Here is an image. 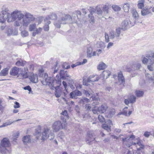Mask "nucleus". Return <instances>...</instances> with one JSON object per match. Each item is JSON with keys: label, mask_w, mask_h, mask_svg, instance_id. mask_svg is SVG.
Listing matches in <instances>:
<instances>
[{"label": "nucleus", "mask_w": 154, "mask_h": 154, "mask_svg": "<svg viewBox=\"0 0 154 154\" xmlns=\"http://www.w3.org/2000/svg\"><path fill=\"white\" fill-rule=\"evenodd\" d=\"M9 11L8 8L3 7L2 8V13L4 15H6L7 21L11 22L15 20L14 25L17 26H23L26 27L31 22V18L24 17V15L20 11L16 10L13 11L11 14L8 13Z\"/></svg>", "instance_id": "1"}, {"label": "nucleus", "mask_w": 154, "mask_h": 154, "mask_svg": "<svg viewBox=\"0 0 154 154\" xmlns=\"http://www.w3.org/2000/svg\"><path fill=\"white\" fill-rule=\"evenodd\" d=\"M43 70L42 69L39 71V76L42 78L41 79L42 83L44 85H48L51 89L58 88L61 84L60 80H57L53 77L48 78L47 74L43 73Z\"/></svg>", "instance_id": "2"}, {"label": "nucleus", "mask_w": 154, "mask_h": 154, "mask_svg": "<svg viewBox=\"0 0 154 154\" xmlns=\"http://www.w3.org/2000/svg\"><path fill=\"white\" fill-rule=\"evenodd\" d=\"M121 33V29L120 28H117L115 32L113 30H111L109 32V35L105 33V42L106 43L109 42V38L112 40L116 38V40H119L121 39L120 38Z\"/></svg>", "instance_id": "3"}, {"label": "nucleus", "mask_w": 154, "mask_h": 154, "mask_svg": "<svg viewBox=\"0 0 154 154\" xmlns=\"http://www.w3.org/2000/svg\"><path fill=\"white\" fill-rule=\"evenodd\" d=\"M50 129L49 126L45 125L44 126L42 132V140H45L47 139L52 140L54 139V134Z\"/></svg>", "instance_id": "4"}, {"label": "nucleus", "mask_w": 154, "mask_h": 154, "mask_svg": "<svg viewBox=\"0 0 154 154\" xmlns=\"http://www.w3.org/2000/svg\"><path fill=\"white\" fill-rule=\"evenodd\" d=\"M11 145L9 140L8 138H4L1 141L0 144V152L2 153H9L7 148Z\"/></svg>", "instance_id": "5"}, {"label": "nucleus", "mask_w": 154, "mask_h": 154, "mask_svg": "<svg viewBox=\"0 0 154 154\" xmlns=\"http://www.w3.org/2000/svg\"><path fill=\"white\" fill-rule=\"evenodd\" d=\"M72 18L69 15H64L58 20L55 21L54 24L57 28H60L62 24H65L71 22Z\"/></svg>", "instance_id": "6"}, {"label": "nucleus", "mask_w": 154, "mask_h": 154, "mask_svg": "<svg viewBox=\"0 0 154 154\" xmlns=\"http://www.w3.org/2000/svg\"><path fill=\"white\" fill-rule=\"evenodd\" d=\"M67 123L65 120L63 119L62 122L60 121L54 122L52 125V130L54 132H57L61 129L65 128L67 126Z\"/></svg>", "instance_id": "7"}, {"label": "nucleus", "mask_w": 154, "mask_h": 154, "mask_svg": "<svg viewBox=\"0 0 154 154\" xmlns=\"http://www.w3.org/2000/svg\"><path fill=\"white\" fill-rule=\"evenodd\" d=\"M135 140L136 141L135 139V136L134 135H131L125 138L122 139L123 143L128 147L132 145L136 144Z\"/></svg>", "instance_id": "8"}, {"label": "nucleus", "mask_w": 154, "mask_h": 154, "mask_svg": "<svg viewBox=\"0 0 154 154\" xmlns=\"http://www.w3.org/2000/svg\"><path fill=\"white\" fill-rule=\"evenodd\" d=\"M100 78V75H91L87 80H83V84L85 85H89V83L97 82L99 80Z\"/></svg>", "instance_id": "9"}, {"label": "nucleus", "mask_w": 154, "mask_h": 154, "mask_svg": "<svg viewBox=\"0 0 154 154\" xmlns=\"http://www.w3.org/2000/svg\"><path fill=\"white\" fill-rule=\"evenodd\" d=\"M112 125V121L109 120L106 121L105 124L102 125V127L108 132H109L111 131V126Z\"/></svg>", "instance_id": "10"}, {"label": "nucleus", "mask_w": 154, "mask_h": 154, "mask_svg": "<svg viewBox=\"0 0 154 154\" xmlns=\"http://www.w3.org/2000/svg\"><path fill=\"white\" fill-rule=\"evenodd\" d=\"M5 32L8 36L17 35L18 33L17 31L15 30L13 32L12 28L8 27L5 28Z\"/></svg>", "instance_id": "11"}, {"label": "nucleus", "mask_w": 154, "mask_h": 154, "mask_svg": "<svg viewBox=\"0 0 154 154\" xmlns=\"http://www.w3.org/2000/svg\"><path fill=\"white\" fill-rule=\"evenodd\" d=\"M131 22L129 20H124L121 24L122 29L125 30L129 28L131 26Z\"/></svg>", "instance_id": "12"}, {"label": "nucleus", "mask_w": 154, "mask_h": 154, "mask_svg": "<svg viewBox=\"0 0 154 154\" xmlns=\"http://www.w3.org/2000/svg\"><path fill=\"white\" fill-rule=\"evenodd\" d=\"M131 11L134 23H139L138 21L139 15L136 10L134 9H132Z\"/></svg>", "instance_id": "13"}, {"label": "nucleus", "mask_w": 154, "mask_h": 154, "mask_svg": "<svg viewBox=\"0 0 154 154\" xmlns=\"http://www.w3.org/2000/svg\"><path fill=\"white\" fill-rule=\"evenodd\" d=\"M145 57L149 59L151 64H154V52L151 51L148 52L145 55Z\"/></svg>", "instance_id": "14"}, {"label": "nucleus", "mask_w": 154, "mask_h": 154, "mask_svg": "<svg viewBox=\"0 0 154 154\" xmlns=\"http://www.w3.org/2000/svg\"><path fill=\"white\" fill-rule=\"evenodd\" d=\"M136 140L135 142L136 143V144L134 146H136L137 147V149L138 150H140L144 148V146L142 143V141L139 139H135Z\"/></svg>", "instance_id": "15"}, {"label": "nucleus", "mask_w": 154, "mask_h": 154, "mask_svg": "<svg viewBox=\"0 0 154 154\" xmlns=\"http://www.w3.org/2000/svg\"><path fill=\"white\" fill-rule=\"evenodd\" d=\"M19 69L18 67L14 66L13 67L10 72V74L12 76H16L18 75Z\"/></svg>", "instance_id": "16"}, {"label": "nucleus", "mask_w": 154, "mask_h": 154, "mask_svg": "<svg viewBox=\"0 0 154 154\" xmlns=\"http://www.w3.org/2000/svg\"><path fill=\"white\" fill-rule=\"evenodd\" d=\"M151 7L148 8L147 7H145L141 11V14L142 16H145L151 13L150 10Z\"/></svg>", "instance_id": "17"}, {"label": "nucleus", "mask_w": 154, "mask_h": 154, "mask_svg": "<svg viewBox=\"0 0 154 154\" xmlns=\"http://www.w3.org/2000/svg\"><path fill=\"white\" fill-rule=\"evenodd\" d=\"M44 21L45 24L43 27L44 30L45 31H48L49 29V25L51 23V22L48 20L47 18H45L44 19Z\"/></svg>", "instance_id": "18"}, {"label": "nucleus", "mask_w": 154, "mask_h": 154, "mask_svg": "<svg viewBox=\"0 0 154 154\" xmlns=\"http://www.w3.org/2000/svg\"><path fill=\"white\" fill-rule=\"evenodd\" d=\"M61 114L62 115L61 119L62 121L63 119L65 120L66 121V120L69 119V116L66 110H65L63 111L61 113Z\"/></svg>", "instance_id": "19"}, {"label": "nucleus", "mask_w": 154, "mask_h": 154, "mask_svg": "<svg viewBox=\"0 0 154 154\" xmlns=\"http://www.w3.org/2000/svg\"><path fill=\"white\" fill-rule=\"evenodd\" d=\"M111 74V72L109 70L104 71L102 73L101 76L103 79H107Z\"/></svg>", "instance_id": "20"}, {"label": "nucleus", "mask_w": 154, "mask_h": 154, "mask_svg": "<svg viewBox=\"0 0 154 154\" xmlns=\"http://www.w3.org/2000/svg\"><path fill=\"white\" fill-rule=\"evenodd\" d=\"M90 101V100L89 99L85 97H83L79 99V102L80 104L83 105L86 103H88Z\"/></svg>", "instance_id": "21"}, {"label": "nucleus", "mask_w": 154, "mask_h": 154, "mask_svg": "<svg viewBox=\"0 0 154 154\" xmlns=\"http://www.w3.org/2000/svg\"><path fill=\"white\" fill-rule=\"evenodd\" d=\"M141 67V65L140 63H137L134 64H132V68L133 72L136 70H138Z\"/></svg>", "instance_id": "22"}, {"label": "nucleus", "mask_w": 154, "mask_h": 154, "mask_svg": "<svg viewBox=\"0 0 154 154\" xmlns=\"http://www.w3.org/2000/svg\"><path fill=\"white\" fill-rule=\"evenodd\" d=\"M29 79L32 82L36 83L38 82V76L36 74L32 75L30 76Z\"/></svg>", "instance_id": "23"}, {"label": "nucleus", "mask_w": 154, "mask_h": 154, "mask_svg": "<svg viewBox=\"0 0 154 154\" xmlns=\"http://www.w3.org/2000/svg\"><path fill=\"white\" fill-rule=\"evenodd\" d=\"M9 68H6L2 69L0 72V76H5L7 75L8 73Z\"/></svg>", "instance_id": "24"}, {"label": "nucleus", "mask_w": 154, "mask_h": 154, "mask_svg": "<svg viewBox=\"0 0 154 154\" xmlns=\"http://www.w3.org/2000/svg\"><path fill=\"white\" fill-rule=\"evenodd\" d=\"M107 108L108 107L106 104H103L99 108V109L100 112L103 113L106 112Z\"/></svg>", "instance_id": "25"}, {"label": "nucleus", "mask_w": 154, "mask_h": 154, "mask_svg": "<svg viewBox=\"0 0 154 154\" xmlns=\"http://www.w3.org/2000/svg\"><path fill=\"white\" fill-rule=\"evenodd\" d=\"M118 79L120 82L123 83L125 81V79L122 72H119L118 74Z\"/></svg>", "instance_id": "26"}, {"label": "nucleus", "mask_w": 154, "mask_h": 154, "mask_svg": "<svg viewBox=\"0 0 154 154\" xmlns=\"http://www.w3.org/2000/svg\"><path fill=\"white\" fill-rule=\"evenodd\" d=\"M106 67V64L103 62H100L97 67V69L99 70H102L105 69Z\"/></svg>", "instance_id": "27"}, {"label": "nucleus", "mask_w": 154, "mask_h": 154, "mask_svg": "<svg viewBox=\"0 0 154 154\" xmlns=\"http://www.w3.org/2000/svg\"><path fill=\"white\" fill-rule=\"evenodd\" d=\"M87 140H86V141L88 143L90 144V142L94 140L95 138L92 134H88L87 135Z\"/></svg>", "instance_id": "28"}, {"label": "nucleus", "mask_w": 154, "mask_h": 154, "mask_svg": "<svg viewBox=\"0 0 154 154\" xmlns=\"http://www.w3.org/2000/svg\"><path fill=\"white\" fill-rule=\"evenodd\" d=\"M23 141L25 144L29 142L31 140L30 137L29 135L24 136L23 138Z\"/></svg>", "instance_id": "29"}, {"label": "nucleus", "mask_w": 154, "mask_h": 154, "mask_svg": "<svg viewBox=\"0 0 154 154\" xmlns=\"http://www.w3.org/2000/svg\"><path fill=\"white\" fill-rule=\"evenodd\" d=\"M92 52L93 49L91 47H89L87 48V53L88 57L91 58L92 57Z\"/></svg>", "instance_id": "30"}, {"label": "nucleus", "mask_w": 154, "mask_h": 154, "mask_svg": "<svg viewBox=\"0 0 154 154\" xmlns=\"http://www.w3.org/2000/svg\"><path fill=\"white\" fill-rule=\"evenodd\" d=\"M26 61H23L21 60L17 61L15 63L16 66H24L26 63Z\"/></svg>", "instance_id": "31"}, {"label": "nucleus", "mask_w": 154, "mask_h": 154, "mask_svg": "<svg viewBox=\"0 0 154 154\" xmlns=\"http://www.w3.org/2000/svg\"><path fill=\"white\" fill-rule=\"evenodd\" d=\"M135 93L137 97H142L144 94V92L143 91L140 90H136Z\"/></svg>", "instance_id": "32"}, {"label": "nucleus", "mask_w": 154, "mask_h": 154, "mask_svg": "<svg viewBox=\"0 0 154 154\" xmlns=\"http://www.w3.org/2000/svg\"><path fill=\"white\" fill-rule=\"evenodd\" d=\"M55 90L56 92L55 94L56 97H60L63 94V92L60 89L57 88Z\"/></svg>", "instance_id": "33"}, {"label": "nucleus", "mask_w": 154, "mask_h": 154, "mask_svg": "<svg viewBox=\"0 0 154 154\" xmlns=\"http://www.w3.org/2000/svg\"><path fill=\"white\" fill-rule=\"evenodd\" d=\"M97 45L98 48H104L105 47V43L102 41H98L97 43Z\"/></svg>", "instance_id": "34"}, {"label": "nucleus", "mask_w": 154, "mask_h": 154, "mask_svg": "<svg viewBox=\"0 0 154 154\" xmlns=\"http://www.w3.org/2000/svg\"><path fill=\"white\" fill-rule=\"evenodd\" d=\"M130 5L129 3L125 4L123 5V9L125 12H128L130 8Z\"/></svg>", "instance_id": "35"}, {"label": "nucleus", "mask_w": 154, "mask_h": 154, "mask_svg": "<svg viewBox=\"0 0 154 154\" xmlns=\"http://www.w3.org/2000/svg\"><path fill=\"white\" fill-rule=\"evenodd\" d=\"M41 127L40 126H39L38 127L37 130L36 131L35 133L36 135V137L37 139H38V138L41 136Z\"/></svg>", "instance_id": "36"}, {"label": "nucleus", "mask_w": 154, "mask_h": 154, "mask_svg": "<svg viewBox=\"0 0 154 154\" xmlns=\"http://www.w3.org/2000/svg\"><path fill=\"white\" fill-rule=\"evenodd\" d=\"M18 77L20 79H25L28 77V75L27 72H24V73H22L18 74Z\"/></svg>", "instance_id": "37"}, {"label": "nucleus", "mask_w": 154, "mask_h": 154, "mask_svg": "<svg viewBox=\"0 0 154 154\" xmlns=\"http://www.w3.org/2000/svg\"><path fill=\"white\" fill-rule=\"evenodd\" d=\"M21 120H22L21 119H18V120H16L15 121H14L13 122H6L5 123H4L2 125L0 126V128H3L4 127H6L7 126L10 125L11 124L14 122H17L18 121Z\"/></svg>", "instance_id": "38"}, {"label": "nucleus", "mask_w": 154, "mask_h": 154, "mask_svg": "<svg viewBox=\"0 0 154 154\" xmlns=\"http://www.w3.org/2000/svg\"><path fill=\"white\" fill-rule=\"evenodd\" d=\"M152 75H153V77L151 76L149 74L147 73L146 74L145 76L146 78L149 81H153L154 80V73H153Z\"/></svg>", "instance_id": "39"}, {"label": "nucleus", "mask_w": 154, "mask_h": 154, "mask_svg": "<svg viewBox=\"0 0 154 154\" xmlns=\"http://www.w3.org/2000/svg\"><path fill=\"white\" fill-rule=\"evenodd\" d=\"M57 16L56 14L54 13H52L49 15L47 18L49 20V19L54 20L57 18Z\"/></svg>", "instance_id": "40"}, {"label": "nucleus", "mask_w": 154, "mask_h": 154, "mask_svg": "<svg viewBox=\"0 0 154 154\" xmlns=\"http://www.w3.org/2000/svg\"><path fill=\"white\" fill-rule=\"evenodd\" d=\"M19 136V133L18 132L14 133L13 135V137L12 138L13 141L16 142L17 138Z\"/></svg>", "instance_id": "41"}, {"label": "nucleus", "mask_w": 154, "mask_h": 154, "mask_svg": "<svg viewBox=\"0 0 154 154\" xmlns=\"http://www.w3.org/2000/svg\"><path fill=\"white\" fill-rule=\"evenodd\" d=\"M126 70L128 72H133L132 64H127L125 67Z\"/></svg>", "instance_id": "42"}, {"label": "nucleus", "mask_w": 154, "mask_h": 154, "mask_svg": "<svg viewBox=\"0 0 154 154\" xmlns=\"http://www.w3.org/2000/svg\"><path fill=\"white\" fill-rule=\"evenodd\" d=\"M36 24L35 23L31 24L29 26V30L30 31H34L36 28Z\"/></svg>", "instance_id": "43"}, {"label": "nucleus", "mask_w": 154, "mask_h": 154, "mask_svg": "<svg viewBox=\"0 0 154 154\" xmlns=\"http://www.w3.org/2000/svg\"><path fill=\"white\" fill-rule=\"evenodd\" d=\"M99 107H94L92 109V111L93 113L94 114H98V112H100L99 109Z\"/></svg>", "instance_id": "44"}, {"label": "nucleus", "mask_w": 154, "mask_h": 154, "mask_svg": "<svg viewBox=\"0 0 154 154\" xmlns=\"http://www.w3.org/2000/svg\"><path fill=\"white\" fill-rule=\"evenodd\" d=\"M136 99V97L133 95H131L129 98L130 103H134L135 102Z\"/></svg>", "instance_id": "45"}, {"label": "nucleus", "mask_w": 154, "mask_h": 154, "mask_svg": "<svg viewBox=\"0 0 154 154\" xmlns=\"http://www.w3.org/2000/svg\"><path fill=\"white\" fill-rule=\"evenodd\" d=\"M21 35L23 37H24L28 36L29 33L26 30H23L21 32Z\"/></svg>", "instance_id": "46"}, {"label": "nucleus", "mask_w": 154, "mask_h": 154, "mask_svg": "<svg viewBox=\"0 0 154 154\" xmlns=\"http://www.w3.org/2000/svg\"><path fill=\"white\" fill-rule=\"evenodd\" d=\"M147 58V57H143L141 59L143 63L146 65L147 64L149 61V62H150L149 59L148 60Z\"/></svg>", "instance_id": "47"}, {"label": "nucleus", "mask_w": 154, "mask_h": 154, "mask_svg": "<svg viewBox=\"0 0 154 154\" xmlns=\"http://www.w3.org/2000/svg\"><path fill=\"white\" fill-rule=\"evenodd\" d=\"M88 17L90 18V20H89L90 23L92 24H94L95 22L94 17L90 14L88 15Z\"/></svg>", "instance_id": "48"}, {"label": "nucleus", "mask_w": 154, "mask_h": 154, "mask_svg": "<svg viewBox=\"0 0 154 154\" xmlns=\"http://www.w3.org/2000/svg\"><path fill=\"white\" fill-rule=\"evenodd\" d=\"M112 7V9L115 11H119L121 9V8L118 5H113Z\"/></svg>", "instance_id": "49"}, {"label": "nucleus", "mask_w": 154, "mask_h": 154, "mask_svg": "<svg viewBox=\"0 0 154 154\" xmlns=\"http://www.w3.org/2000/svg\"><path fill=\"white\" fill-rule=\"evenodd\" d=\"M75 94V92L74 91L70 93L69 94L70 98L73 99H76L77 97Z\"/></svg>", "instance_id": "50"}, {"label": "nucleus", "mask_w": 154, "mask_h": 154, "mask_svg": "<svg viewBox=\"0 0 154 154\" xmlns=\"http://www.w3.org/2000/svg\"><path fill=\"white\" fill-rule=\"evenodd\" d=\"M153 64H151L150 62H149V65L147 66L148 69L150 71H152L153 70V67L152 66Z\"/></svg>", "instance_id": "51"}, {"label": "nucleus", "mask_w": 154, "mask_h": 154, "mask_svg": "<svg viewBox=\"0 0 154 154\" xmlns=\"http://www.w3.org/2000/svg\"><path fill=\"white\" fill-rule=\"evenodd\" d=\"M109 7L108 6L105 5L103 8V11L105 12L106 14H107L108 13Z\"/></svg>", "instance_id": "52"}, {"label": "nucleus", "mask_w": 154, "mask_h": 154, "mask_svg": "<svg viewBox=\"0 0 154 154\" xmlns=\"http://www.w3.org/2000/svg\"><path fill=\"white\" fill-rule=\"evenodd\" d=\"M59 66L58 65V63H56V65L54 66V67L53 68V69H54V73H55L57 72V71L58 69L59 68Z\"/></svg>", "instance_id": "53"}, {"label": "nucleus", "mask_w": 154, "mask_h": 154, "mask_svg": "<svg viewBox=\"0 0 154 154\" xmlns=\"http://www.w3.org/2000/svg\"><path fill=\"white\" fill-rule=\"evenodd\" d=\"M98 119L100 122H103L105 121L104 117L101 115H99L98 116Z\"/></svg>", "instance_id": "54"}, {"label": "nucleus", "mask_w": 154, "mask_h": 154, "mask_svg": "<svg viewBox=\"0 0 154 154\" xmlns=\"http://www.w3.org/2000/svg\"><path fill=\"white\" fill-rule=\"evenodd\" d=\"M128 109V107H125L123 109V111L122 112V114L126 116H128L127 111V110Z\"/></svg>", "instance_id": "55"}, {"label": "nucleus", "mask_w": 154, "mask_h": 154, "mask_svg": "<svg viewBox=\"0 0 154 154\" xmlns=\"http://www.w3.org/2000/svg\"><path fill=\"white\" fill-rule=\"evenodd\" d=\"M62 67L64 69H68L70 67V66L69 65L68 63H65L62 65Z\"/></svg>", "instance_id": "56"}, {"label": "nucleus", "mask_w": 154, "mask_h": 154, "mask_svg": "<svg viewBox=\"0 0 154 154\" xmlns=\"http://www.w3.org/2000/svg\"><path fill=\"white\" fill-rule=\"evenodd\" d=\"M7 17H4L3 16L2 17H0V22L1 23H4L6 19L7 20Z\"/></svg>", "instance_id": "57"}, {"label": "nucleus", "mask_w": 154, "mask_h": 154, "mask_svg": "<svg viewBox=\"0 0 154 154\" xmlns=\"http://www.w3.org/2000/svg\"><path fill=\"white\" fill-rule=\"evenodd\" d=\"M91 107L89 104H86L85 105V108L87 111H91Z\"/></svg>", "instance_id": "58"}, {"label": "nucleus", "mask_w": 154, "mask_h": 154, "mask_svg": "<svg viewBox=\"0 0 154 154\" xmlns=\"http://www.w3.org/2000/svg\"><path fill=\"white\" fill-rule=\"evenodd\" d=\"M15 104L14 106V109H17L20 107V105L19 103L17 102H14Z\"/></svg>", "instance_id": "59"}, {"label": "nucleus", "mask_w": 154, "mask_h": 154, "mask_svg": "<svg viewBox=\"0 0 154 154\" xmlns=\"http://www.w3.org/2000/svg\"><path fill=\"white\" fill-rule=\"evenodd\" d=\"M74 91L75 92V94H76L77 96H81L82 95V93L79 90L75 91Z\"/></svg>", "instance_id": "60"}, {"label": "nucleus", "mask_w": 154, "mask_h": 154, "mask_svg": "<svg viewBox=\"0 0 154 154\" xmlns=\"http://www.w3.org/2000/svg\"><path fill=\"white\" fill-rule=\"evenodd\" d=\"M114 44L113 42H109L108 43L107 46V48L108 49H109L111 48L112 46Z\"/></svg>", "instance_id": "61"}, {"label": "nucleus", "mask_w": 154, "mask_h": 154, "mask_svg": "<svg viewBox=\"0 0 154 154\" xmlns=\"http://www.w3.org/2000/svg\"><path fill=\"white\" fill-rule=\"evenodd\" d=\"M42 28L41 27H39L38 29H36L35 31L37 34H38L42 32Z\"/></svg>", "instance_id": "62"}, {"label": "nucleus", "mask_w": 154, "mask_h": 154, "mask_svg": "<svg viewBox=\"0 0 154 154\" xmlns=\"http://www.w3.org/2000/svg\"><path fill=\"white\" fill-rule=\"evenodd\" d=\"M114 114L115 112L114 110L112 109L111 111L109 112V117H112Z\"/></svg>", "instance_id": "63"}, {"label": "nucleus", "mask_w": 154, "mask_h": 154, "mask_svg": "<svg viewBox=\"0 0 154 154\" xmlns=\"http://www.w3.org/2000/svg\"><path fill=\"white\" fill-rule=\"evenodd\" d=\"M99 104V103L97 101H94L93 103H92V105L93 106L96 107L97 105H98Z\"/></svg>", "instance_id": "64"}]
</instances>
